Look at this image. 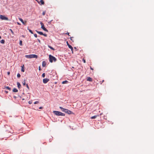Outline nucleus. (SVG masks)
<instances>
[{"mask_svg":"<svg viewBox=\"0 0 154 154\" xmlns=\"http://www.w3.org/2000/svg\"><path fill=\"white\" fill-rule=\"evenodd\" d=\"M49 61L51 63L53 62V61L55 62L57 60V59L54 57L52 56L51 55H49Z\"/></svg>","mask_w":154,"mask_h":154,"instance_id":"obj_1","label":"nucleus"},{"mask_svg":"<svg viewBox=\"0 0 154 154\" xmlns=\"http://www.w3.org/2000/svg\"><path fill=\"white\" fill-rule=\"evenodd\" d=\"M53 112L55 115L58 116H64L65 115L64 114L58 111H53Z\"/></svg>","mask_w":154,"mask_h":154,"instance_id":"obj_2","label":"nucleus"},{"mask_svg":"<svg viewBox=\"0 0 154 154\" xmlns=\"http://www.w3.org/2000/svg\"><path fill=\"white\" fill-rule=\"evenodd\" d=\"M25 57L28 58H37L38 56L35 54H30L29 55H26Z\"/></svg>","mask_w":154,"mask_h":154,"instance_id":"obj_3","label":"nucleus"},{"mask_svg":"<svg viewBox=\"0 0 154 154\" xmlns=\"http://www.w3.org/2000/svg\"><path fill=\"white\" fill-rule=\"evenodd\" d=\"M0 18L2 20H8V17H5L3 15H0Z\"/></svg>","mask_w":154,"mask_h":154,"instance_id":"obj_4","label":"nucleus"},{"mask_svg":"<svg viewBox=\"0 0 154 154\" xmlns=\"http://www.w3.org/2000/svg\"><path fill=\"white\" fill-rule=\"evenodd\" d=\"M40 24L41 25V28L44 30L46 32H48V30L46 28H45V27L44 26V24H43V23L42 22H41Z\"/></svg>","mask_w":154,"mask_h":154,"instance_id":"obj_5","label":"nucleus"},{"mask_svg":"<svg viewBox=\"0 0 154 154\" xmlns=\"http://www.w3.org/2000/svg\"><path fill=\"white\" fill-rule=\"evenodd\" d=\"M66 44L68 46L69 48L71 49L72 51V53H73V48L72 47L71 45H69V44L68 43V42L67 41L66 42Z\"/></svg>","mask_w":154,"mask_h":154,"instance_id":"obj_6","label":"nucleus"},{"mask_svg":"<svg viewBox=\"0 0 154 154\" xmlns=\"http://www.w3.org/2000/svg\"><path fill=\"white\" fill-rule=\"evenodd\" d=\"M49 81V79H43V82L45 83H46L48 82Z\"/></svg>","mask_w":154,"mask_h":154,"instance_id":"obj_7","label":"nucleus"},{"mask_svg":"<svg viewBox=\"0 0 154 154\" xmlns=\"http://www.w3.org/2000/svg\"><path fill=\"white\" fill-rule=\"evenodd\" d=\"M65 110L66 111L65 113H67L68 114H71L72 113V111L68 110V109H66V110Z\"/></svg>","mask_w":154,"mask_h":154,"instance_id":"obj_8","label":"nucleus"},{"mask_svg":"<svg viewBox=\"0 0 154 154\" xmlns=\"http://www.w3.org/2000/svg\"><path fill=\"white\" fill-rule=\"evenodd\" d=\"M60 108L61 110L62 111L65 112L66 111L65 110H66V109H64V108H63L62 107H61V106L60 107Z\"/></svg>","mask_w":154,"mask_h":154,"instance_id":"obj_9","label":"nucleus"},{"mask_svg":"<svg viewBox=\"0 0 154 154\" xmlns=\"http://www.w3.org/2000/svg\"><path fill=\"white\" fill-rule=\"evenodd\" d=\"M99 116V115H95L94 116H92L91 117V119H94L96 118L97 117Z\"/></svg>","mask_w":154,"mask_h":154,"instance_id":"obj_10","label":"nucleus"},{"mask_svg":"<svg viewBox=\"0 0 154 154\" xmlns=\"http://www.w3.org/2000/svg\"><path fill=\"white\" fill-rule=\"evenodd\" d=\"M87 80L88 81H89L90 82H92V78L90 77H88L87 79Z\"/></svg>","mask_w":154,"mask_h":154,"instance_id":"obj_11","label":"nucleus"},{"mask_svg":"<svg viewBox=\"0 0 154 154\" xmlns=\"http://www.w3.org/2000/svg\"><path fill=\"white\" fill-rule=\"evenodd\" d=\"M17 87H18V88H20V87H21V85L20 84V83L19 82H17Z\"/></svg>","mask_w":154,"mask_h":154,"instance_id":"obj_12","label":"nucleus"},{"mask_svg":"<svg viewBox=\"0 0 154 154\" xmlns=\"http://www.w3.org/2000/svg\"><path fill=\"white\" fill-rule=\"evenodd\" d=\"M36 31L40 35H43V32H40V31H37L36 30Z\"/></svg>","mask_w":154,"mask_h":154,"instance_id":"obj_13","label":"nucleus"},{"mask_svg":"<svg viewBox=\"0 0 154 154\" xmlns=\"http://www.w3.org/2000/svg\"><path fill=\"white\" fill-rule=\"evenodd\" d=\"M39 4H40V3H41V5H44V1H43V0H40V1H39Z\"/></svg>","mask_w":154,"mask_h":154,"instance_id":"obj_14","label":"nucleus"},{"mask_svg":"<svg viewBox=\"0 0 154 154\" xmlns=\"http://www.w3.org/2000/svg\"><path fill=\"white\" fill-rule=\"evenodd\" d=\"M46 65V63L45 61H43L42 63V66L43 67H45Z\"/></svg>","mask_w":154,"mask_h":154,"instance_id":"obj_15","label":"nucleus"},{"mask_svg":"<svg viewBox=\"0 0 154 154\" xmlns=\"http://www.w3.org/2000/svg\"><path fill=\"white\" fill-rule=\"evenodd\" d=\"M13 91L14 92H17L18 91V90L16 88H14L13 90Z\"/></svg>","mask_w":154,"mask_h":154,"instance_id":"obj_16","label":"nucleus"},{"mask_svg":"<svg viewBox=\"0 0 154 154\" xmlns=\"http://www.w3.org/2000/svg\"><path fill=\"white\" fill-rule=\"evenodd\" d=\"M68 82L66 80L63 81L62 83V84H67Z\"/></svg>","mask_w":154,"mask_h":154,"instance_id":"obj_17","label":"nucleus"},{"mask_svg":"<svg viewBox=\"0 0 154 154\" xmlns=\"http://www.w3.org/2000/svg\"><path fill=\"white\" fill-rule=\"evenodd\" d=\"M24 66V65H23V66H22V69H21V71L23 72H24V69L23 67Z\"/></svg>","mask_w":154,"mask_h":154,"instance_id":"obj_18","label":"nucleus"},{"mask_svg":"<svg viewBox=\"0 0 154 154\" xmlns=\"http://www.w3.org/2000/svg\"><path fill=\"white\" fill-rule=\"evenodd\" d=\"M0 42L2 43V44H4L5 42V40L3 39H2V40L1 41H0Z\"/></svg>","mask_w":154,"mask_h":154,"instance_id":"obj_19","label":"nucleus"},{"mask_svg":"<svg viewBox=\"0 0 154 154\" xmlns=\"http://www.w3.org/2000/svg\"><path fill=\"white\" fill-rule=\"evenodd\" d=\"M5 88L8 90H9V91H10L11 90V88H10L9 87H5Z\"/></svg>","mask_w":154,"mask_h":154,"instance_id":"obj_20","label":"nucleus"},{"mask_svg":"<svg viewBox=\"0 0 154 154\" xmlns=\"http://www.w3.org/2000/svg\"><path fill=\"white\" fill-rule=\"evenodd\" d=\"M48 47L49 48L53 50H54V49L51 46H49L48 45Z\"/></svg>","mask_w":154,"mask_h":154,"instance_id":"obj_21","label":"nucleus"},{"mask_svg":"<svg viewBox=\"0 0 154 154\" xmlns=\"http://www.w3.org/2000/svg\"><path fill=\"white\" fill-rule=\"evenodd\" d=\"M23 85H26V80H24L23 82Z\"/></svg>","mask_w":154,"mask_h":154,"instance_id":"obj_22","label":"nucleus"},{"mask_svg":"<svg viewBox=\"0 0 154 154\" xmlns=\"http://www.w3.org/2000/svg\"><path fill=\"white\" fill-rule=\"evenodd\" d=\"M20 45H22V40H20Z\"/></svg>","mask_w":154,"mask_h":154,"instance_id":"obj_23","label":"nucleus"},{"mask_svg":"<svg viewBox=\"0 0 154 154\" xmlns=\"http://www.w3.org/2000/svg\"><path fill=\"white\" fill-rule=\"evenodd\" d=\"M19 19L22 23H23V20L22 18H19Z\"/></svg>","mask_w":154,"mask_h":154,"instance_id":"obj_24","label":"nucleus"},{"mask_svg":"<svg viewBox=\"0 0 154 154\" xmlns=\"http://www.w3.org/2000/svg\"><path fill=\"white\" fill-rule=\"evenodd\" d=\"M28 29L29 30V32L31 33V34H33L32 31L30 29H29L28 28Z\"/></svg>","mask_w":154,"mask_h":154,"instance_id":"obj_25","label":"nucleus"},{"mask_svg":"<svg viewBox=\"0 0 154 154\" xmlns=\"http://www.w3.org/2000/svg\"><path fill=\"white\" fill-rule=\"evenodd\" d=\"M42 77L43 78H44L45 76V73H43L42 74Z\"/></svg>","mask_w":154,"mask_h":154,"instance_id":"obj_26","label":"nucleus"},{"mask_svg":"<svg viewBox=\"0 0 154 154\" xmlns=\"http://www.w3.org/2000/svg\"><path fill=\"white\" fill-rule=\"evenodd\" d=\"M10 30L11 31L12 34L13 35L14 34V33L13 32V31L11 29H10Z\"/></svg>","mask_w":154,"mask_h":154,"instance_id":"obj_27","label":"nucleus"},{"mask_svg":"<svg viewBox=\"0 0 154 154\" xmlns=\"http://www.w3.org/2000/svg\"><path fill=\"white\" fill-rule=\"evenodd\" d=\"M17 77H18V78H19L20 77V75L19 74V73H18L17 74Z\"/></svg>","mask_w":154,"mask_h":154,"instance_id":"obj_28","label":"nucleus"},{"mask_svg":"<svg viewBox=\"0 0 154 154\" xmlns=\"http://www.w3.org/2000/svg\"><path fill=\"white\" fill-rule=\"evenodd\" d=\"M45 14H46V11H44L43 12L42 14H43V15H45Z\"/></svg>","mask_w":154,"mask_h":154,"instance_id":"obj_29","label":"nucleus"},{"mask_svg":"<svg viewBox=\"0 0 154 154\" xmlns=\"http://www.w3.org/2000/svg\"><path fill=\"white\" fill-rule=\"evenodd\" d=\"M82 61H83L84 63H86L85 60L84 58L83 59Z\"/></svg>","mask_w":154,"mask_h":154,"instance_id":"obj_30","label":"nucleus"},{"mask_svg":"<svg viewBox=\"0 0 154 154\" xmlns=\"http://www.w3.org/2000/svg\"><path fill=\"white\" fill-rule=\"evenodd\" d=\"M38 103H39V102L38 101H35V102L34 103L35 104H36Z\"/></svg>","mask_w":154,"mask_h":154,"instance_id":"obj_31","label":"nucleus"},{"mask_svg":"<svg viewBox=\"0 0 154 154\" xmlns=\"http://www.w3.org/2000/svg\"><path fill=\"white\" fill-rule=\"evenodd\" d=\"M34 36L35 38H37V35L36 34H34Z\"/></svg>","mask_w":154,"mask_h":154,"instance_id":"obj_32","label":"nucleus"},{"mask_svg":"<svg viewBox=\"0 0 154 154\" xmlns=\"http://www.w3.org/2000/svg\"><path fill=\"white\" fill-rule=\"evenodd\" d=\"M43 35L45 37L47 36V35L46 34H43V35Z\"/></svg>","mask_w":154,"mask_h":154,"instance_id":"obj_33","label":"nucleus"},{"mask_svg":"<svg viewBox=\"0 0 154 154\" xmlns=\"http://www.w3.org/2000/svg\"><path fill=\"white\" fill-rule=\"evenodd\" d=\"M26 87H27L28 89H29V86H28V84H26Z\"/></svg>","mask_w":154,"mask_h":154,"instance_id":"obj_34","label":"nucleus"},{"mask_svg":"<svg viewBox=\"0 0 154 154\" xmlns=\"http://www.w3.org/2000/svg\"><path fill=\"white\" fill-rule=\"evenodd\" d=\"M38 42H39V43H40V42H41V41H40V40L39 39H38Z\"/></svg>","mask_w":154,"mask_h":154,"instance_id":"obj_35","label":"nucleus"},{"mask_svg":"<svg viewBox=\"0 0 154 154\" xmlns=\"http://www.w3.org/2000/svg\"><path fill=\"white\" fill-rule=\"evenodd\" d=\"M43 108V107H40L39 108V109H42Z\"/></svg>","mask_w":154,"mask_h":154,"instance_id":"obj_36","label":"nucleus"},{"mask_svg":"<svg viewBox=\"0 0 154 154\" xmlns=\"http://www.w3.org/2000/svg\"><path fill=\"white\" fill-rule=\"evenodd\" d=\"M66 34H67L68 35H69V33L67 32V33H66Z\"/></svg>","mask_w":154,"mask_h":154,"instance_id":"obj_37","label":"nucleus"},{"mask_svg":"<svg viewBox=\"0 0 154 154\" xmlns=\"http://www.w3.org/2000/svg\"><path fill=\"white\" fill-rule=\"evenodd\" d=\"M90 69H91L92 70H93V69L91 66L90 67Z\"/></svg>","mask_w":154,"mask_h":154,"instance_id":"obj_38","label":"nucleus"},{"mask_svg":"<svg viewBox=\"0 0 154 154\" xmlns=\"http://www.w3.org/2000/svg\"><path fill=\"white\" fill-rule=\"evenodd\" d=\"M35 0L38 3H39V2L38 0Z\"/></svg>","mask_w":154,"mask_h":154,"instance_id":"obj_39","label":"nucleus"},{"mask_svg":"<svg viewBox=\"0 0 154 154\" xmlns=\"http://www.w3.org/2000/svg\"><path fill=\"white\" fill-rule=\"evenodd\" d=\"M104 82V80H103L102 81V82L101 83V84H102V83L103 82Z\"/></svg>","mask_w":154,"mask_h":154,"instance_id":"obj_40","label":"nucleus"},{"mask_svg":"<svg viewBox=\"0 0 154 154\" xmlns=\"http://www.w3.org/2000/svg\"><path fill=\"white\" fill-rule=\"evenodd\" d=\"M13 97L14 98H16V97L15 96H14Z\"/></svg>","mask_w":154,"mask_h":154,"instance_id":"obj_41","label":"nucleus"},{"mask_svg":"<svg viewBox=\"0 0 154 154\" xmlns=\"http://www.w3.org/2000/svg\"><path fill=\"white\" fill-rule=\"evenodd\" d=\"M10 74V72H8V75H9V74Z\"/></svg>","mask_w":154,"mask_h":154,"instance_id":"obj_42","label":"nucleus"},{"mask_svg":"<svg viewBox=\"0 0 154 154\" xmlns=\"http://www.w3.org/2000/svg\"><path fill=\"white\" fill-rule=\"evenodd\" d=\"M29 104H31V103L30 101H29Z\"/></svg>","mask_w":154,"mask_h":154,"instance_id":"obj_43","label":"nucleus"},{"mask_svg":"<svg viewBox=\"0 0 154 154\" xmlns=\"http://www.w3.org/2000/svg\"><path fill=\"white\" fill-rule=\"evenodd\" d=\"M17 24H18V25H20V23H18V22H17Z\"/></svg>","mask_w":154,"mask_h":154,"instance_id":"obj_44","label":"nucleus"},{"mask_svg":"<svg viewBox=\"0 0 154 154\" xmlns=\"http://www.w3.org/2000/svg\"><path fill=\"white\" fill-rule=\"evenodd\" d=\"M72 38H73V37H71V40H72Z\"/></svg>","mask_w":154,"mask_h":154,"instance_id":"obj_45","label":"nucleus"},{"mask_svg":"<svg viewBox=\"0 0 154 154\" xmlns=\"http://www.w3.org/2000/svg\"><path fill=\"white\" fill-rule=\"evenodd\" d=\"M5 92H6V93H8V91H5Z\"/></svg>","mask_w":154,"mask_h":154,"instance_id":"obj_46","label":"nucleus"},{"mask_svg":"<svg viewBox=\"0 0 154 154\" xmlns=\"http://www.w3.org/2000/svg\"><path fill=\"white\" fill-rule=\"evenodd\" d=\"M23 24H24V22L23 21V23H22Z\"/></svg>","mask_w":154,"mask_h":154,"instance_id":"obj_47","label":"nucleus"},{"mask_svg":"<svg viewBox=\"0 0 154 154\" xmlns=\"http://www.w3.org/2000/svg\"><path fill=\"white\" fill-rule=\"evenodd\" d=\"M39 70H40V67H39Z\"/></svg>","mask_w":154,"mask_h":154,"instance_id":"obj_48","label":"nucleus"},{"mask_svg":"<svg viewBox=\"0 0 154 154\" xmlns=\"http://www.w3.org/2000/svg\"><path fill=\"white\" fill-rule=\"evenodd\" d=\"M1 36H0V39H1Z\"/></svg>","mask_w":154,"mask_h":154,"instance_id":"obj_49","label":"nucleus"},{"mask_svg":"<svg viewBox=\"0 0 154 154\" xmlns=\"http://www.w3.org/2000/svg\"><path fill=\"white\" fill-rule=\"evenodd\" d=\"M75 48V49H76V48L75 47V48Z\"/></svg>","mask_w":154,"mask_h":154,"instance_id":"obj_50","label":"nucleus"}]
</instances>
